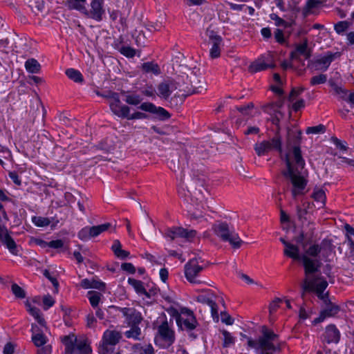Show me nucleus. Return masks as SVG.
Masks as SVG:
<instances>
[{
	"label": "nucleus",
	"mask_w": 354,
	"mask_h": 354,
	"mask_svg": "<svg viewBox=\"0 0 354 354\" xmlns=\"http://www.w3.org/2000/svg\"><path fill=\"white\" fill-rule=\"evenodd\" d=\"M293 248H286L283 251L285 256L296 261H301L302 254H299V249L297 245L292 244Z\"/></svg>",
	"instance_id": "72a5a7b5"
},
{
	"label": "nucleus",
	"mask_w": 354,
	"mask_h": 354,
	"mask_svg": "<svg viewBox=\"0 0 354 354\" xmlns=\"http://www.w3.org/2000/svg\"><path fill=\"white\" fill-rule=\"evenodd\" d=\"M158 334L160 340L162 342L163 348H169L175 342V332L169 326L168 321L165 319L160 325L158 326Z\"/></svg>",
	"instance_id": "6e6552de"
},
{
	"label": "nucleus",
	"mask_w": 354,
	"mask_h": 354,
	"mask_svg": "<svg viewBox=\"0 0 354 354\" xmlns=\"http://www.w3.org/2000/svg\"><path fill=\"white\" fill-rule=\"evenodd\" d=\"M312 197L317 203H319L322 207L325 205L326 194L324 190L318 189L314 191Z\"/></svg>",
	"instance_id": "de8ad7c7"
},
{
	"label": "nucleus",
	"mask_w": 354,
	"mask_h": 354,
	"mask_svg": "<svg viewBox=\"0 0 354 354\" xmlns=\"http://www.w3.org/2000/svg\"><path fill=\"white\" fill-rule=\"evenodd\" d=\"M208 266V263L201 257H194L189 260L185 265V275L188 281L192 283H201V281L197 279L199 273Z\"/></svg>",
	"instance_id": "39448f33"
},
{
	"label": "nucleus",
	"mask_w": 354,
	"mask_h": 354,
	"mask_svg": "<svg viewBox=\"0 0 354 354\" xmlns=\"http://www.w3.org/2000/svg\"><path fill=\"white\" fill-rule=\"evenodd\" d=\"M30 313V314L34 317V318L37 321V322L41 326H46V321L44 318L42 317L41 314V311L39 308L36 307H31L29 306V308L28 310Z\"/></svg>",
	"instance_id": "79ce46f5"
},
{
	"label": "nucleus",
	"mask_w": 354,
	"mask_h": 354,
	"mask_svg": "<svg viewBox=\"0 0 354 354\" xmlns=\"http://www.w3.org/2000/svg\"><path fill=\"white\" fill-rule=\"evenodd\" d=\"M341 53L339 52L333 53L331 51H327L326 55L315 61L316 69L322 70L326 71L331 62L336 58L339 57Z\"/></svg>",
	"instance_id": "2eb2a0df"
},
{
	"label": "nucleus",
	"mask_w": 354,
	"mask_h": 354,
	"mask_svg": "<svg viewBox=\"0 0 354 354\" xmlns=\"http://www.w3.org/2000/svg\"><path fill=\"white\" fill-rule=\"evenodd\" d=\"M301 132L288 129L287 136V145L292 142L295 145L292 152L286 153L283 160L286 165L287 170L283 171V175L288 178L292 185V195L296 198L299 195L304 194V189L307 185V180L300 174L305 165V161L301 156V151L299 146L301 140Z\"/></svg>",
	"instance_id": "f257e3e1"
},
{
	"label": "nucleus",
	"mask_w": 354,
	"mask_h": 354,
	"mask_svg": "<svg viewBox=\"0 0 354 354\" xmlns=\"http://www.w3.org/2000/svg\"><path fill=\"white\" fill-rule=\"evenodd\" d=\"M304 91L303 88H292L290 93L288 96V100L290 101H293L297 96H299Z\"/></svg>",
	"instance_id": "774afa93"
},
{
	"label": "nucleus",
	"mask_w": 354,
	"mask_h": 354,
	"mask_svg": "<svg viewBox=\"0 0 354 354\" xmlns=\"http://www.w3.org/2000/svg\"><path fill=\"white\" fill-rule=\"evenodd\" d=\"M48 247L54 249H63L66 250L68 247H66L64 242L62 239L53 240L48 242Z\"/></svg>",
	"instance_id": "13d9d810"
},
{
	"label": "nucleus",
	"mask_w": 354,
	"mask_h": 354,
	"mask_svg": "<svg viewBox=\"0 0 354 354\" xmlns=\"http://www.w3.org/2000/svg\"><path fill=\"white\" fill-rule=\"evenodd\" d=\"M340 332L334 324H330L325 328L322 335V341L327 344H337L340 339Z\"/></svg>",
	"instance_id": "a211bd4d"
},
{
	"label": "nucleus",
	"mask_w": 354,
	"mask_h": 354,
	"mask_svg": "<svg viewBox=\"0 0 354 354\" xmlns=\"http://www.w3.org/2000/svg\"><path fill=\"white\" fill-rule=\"evenodd\" d=\"M25 68L30 73H38L41 70V65L37 59L30 58L26 61Z\"/></svg>",
	"instance_id": "473e14b6"
},
{
	"label": "nucleus",
	"mask_w": 354,
	"mask_h": 354,
	"mask_svg": "<svg viewBox=\"0 0 354 354\" xmlns=\"http://www.w3.org/2000/svg\"><path fill=\"white\" fill-rule=\"evenodd\" d=\"M142 101V98L140 95L136 94L126 95L125 102L131 105H138Z\"/></svg>",
	"instance_id": "6e6d98bb"
},
{
	"label": "nucleus",
	"mask_w": 354,
	"mask_h": 354,
	"mask_svg": "<svg viewBox=\"0 0 354 354\" xmlns=\"http://www.w3.org/2000/svg\"><path fill=\"white\" fill-rule=\"evenodd\" d=\"M272 20L274 21L275 25L277 26H284L287 28L289 26L287 21L279 17L277 14L272 13L270 15Z\"/></svg>",
	"instance_id": "680f3d73"
},
{
	"label": "nucleus",
	"mask_w": 354,
	"mask_h": 354,
	"mask_svg": "<svg viewBox=\"0 0 354 354\" xmlns=\"http://www.w3.org/2000/svg\"><path fill=\"white\" fill-rule=\"evenodd\" d=\"M133 350L136 354H154V348L150 344L145 346L136 344L133 345Z\"/></svg>",
	"instance_id": "e433bc0d"
},
{
	"label": "nucleus",
	"mask_w": 354,
	"mask_h": 354,
	"mask_svg": "<svg viewBox=\"0 0 354 354\" xmlns=\"http://www.w3.org/2000/svg\"><path fill=\"white\" fill-rule=\"evenodd\" d=\"M212 46L209 51L210 57L213 59L220 57L221 46H223V39H219L217 41H212Z\"/></svg>",
	"instance_id": "ea45409f"
},
{
	"label": "nucleus",
	"mask_w": 354,
	"mask_h": 354,
	"mask_svg": "<svg viewBox=\"0 0 354 354\" xmlns=\"http://www.w3.org/2000/svg\"><path fill=\"white\" fill-rule=\"evenodd\" d=\"M173 83L174 87H176V90L179 92L178 95L183 97L181 101L187 96L194 94V90L190 86L189 81L186 79V75L178 77L173 81Z\"/></svg>",
	"instance_id": "4468645a"
},
{
	"label": "nucleus",
	"mask_w": 354,
	"mask_h": 354,
	"mask_svg": "<svg viewBox=\"0 0 354 354\" xmlns=\"http://www.w3.org/2000/svg\"><path fill=\"white\" fill-rule=\"evenodd\" d=\"M322 301L324 304V307H323L322 310L320 311L319 317L313 321L314 324L322 322L327 317H335L340 311V307L331 302L329 297L328 298V301L322 300Z\"/></svg>",
	"instance_id": "9d476101"
},
{
	"label": "nucleus",
	"mask_w": 354,
	"mask_h": 354,
	"mask_svg": "<svg viewBox=\"0 0 354 354\" xmlns=\"http://www.w3.org/2000/svg\"><path fill=\"white\" fill-rule=\"evenodd\" d=\"M103 5L104 0H91L90 9L87 10L86 8H85V11H83L82 14L88 18H91L97 21H101L105 14V10Z\"/></svg>",
	"instance_id": "1a4fd4ad"
},
{
	"label": "nucleus",
	"mask_w": 354,
	"mask_h": 354,
	"mask_svg": "<svg viewBox=\"0 0 354 354\" xmlns=\"http://www.w3.org/2000/svg\"><path fill=\"white\" fill-rule=\"evenodd\" d=\"M78 238L82 241H87L92 238L90 227H83L77 234Z\"/></svg>",
	"instance_id": "5fc2aeb1"
},
{
	"label": "nucleus",
	"mask_w": 354,
	"mask_h": 354,
	"mask_svg": "<svg viewBox=\"0 0 354 354\" xmlns=\"http://www.w3.org/2000/svg\"><path fill=\"white\" fill-rule=\"evenodd\" d=\"M322 3V0H308L303 9V13L305 16L308 15L312 9L318 7Z\"/></svg>",
	"instance_id": "a18cd8bd"
},
{
	"label": "nucleus",
	"mask_w": 354,
	"mask_h": 354,
	"mask_svg": "<svg viewBox=\"0 0 354 354\" xmlns=\"http://www.w3.org/2000/svg\"><path fill=\"white\" fill-rule=\"evenodd\" d=\"M338 158L339 159V161L337 162V165L352 169H354V159L342 156H338Z\"/></svg>",
	"instance_id": "8fccbe9b"
},
{
	"label": "nucleus",
	"mask_w": 354,
	"mask_h": 354,
	"mask_svg": "<svg viewBox=\"0 0 354 354\" xmlns=\"http://www.w3.org/2000/svg\"><path fill=\"white\" fill-rule=\"evenodd\" d=\"M282 142L278 128L275 136L270 140H263L254 145V149L259 156H266L268 152L274 150L282 154Z\"/></svg>",
	"instance_id": "423d86ee"
},
{
	"label": "nucleus",
	"mask_w": 354,
	"mask_h": 354,
	"mask_svg": "<svg viewBox=\"0 0 354 354\" xmlns=\"http://www.w3.org/2000/svg\"><path fill=\"white\" fill-rule=\"evenodd\" d=\"M118 50L122 55L129 58H132L136 55V50L128 46L118 47Z\"/></svg>",
	"instance_id": "09e8293b"
},
{
	"label": "nucleus",
	"mask_w": 354,
	"mask_h": 354,
	"mask_svg": "<svg viewBox=\"0 0 354 354\" xmlns=\"http://www.w3.org/2000/svg\"><path fill=\"white\" fill-rule=\"evenodd\" d=\"M121 268L124 271L129 274H134L136 272V268L131 263H123L121 265Z\"/></svg>",
	"instance_id": "338daca9"
},
{
	"label": "nucleus",
	"mask_w": 354,
	"mask_h": 354,
	"mask_svg": "<svg viewBox=\"0 0 354 354\" xmlns=\"http://www.w3.org/2000/svg\"><path fill=\"white\" fill-rule=\"evenodd\" d=\"M77 337L74 335L64 336L62 341L65 346V354H73L76 351Z\"/></svg>",
	"instance_id": "cd10ccee"
},
{
	"label": "nucleus",
	"mask_w": 354,
	"mask_h": 354,
	"mask_svg": "<svg viewBox=\"0 0 354 354\" xmlns=\"http://www.w3.org/2000/svg\"><path fill=\"white\" fill-rule=\"evenodd\" d=\"M165 234L166 237L169 238L171 241L179 237L190 241L196 236V231L194 230H189L181 227H174L167 229Z\"/></svg>",
	"instance_id": "9b49d317"
},
{
	"label": "nucleus",
	"mask_w": 354,
	"mask_h": 354,
	"mask_svg": "<svg viewBox=\"0 0 354 354\" xmlns=\"http://www.w3.org/2000/svg\"><path fill=\"white\" fill-rule=\"evenodd\" d=\"M128 283L131 285L135 291L141 295H145L147 298H150L149 293L146 290L144 283L140 280L135 279L133 278L128 279Z\"/></svg>",
	"instance_id": "c85d7f7f"
},
{
	"label": "nucleus",
	"mask_w": 354,
	"mask_h": 354,
	"mask_svg": "<svg viewBox=\"0 0 354 354\" xmlns=\"http://www.w3.org/2000/svg\"><path fill=\"white\" fill-rule=\"evenodd\" d=\"M31 331L32 333V341L35 346L39 347L46 343L47 337L43 333L39 332V328L36 324H32Z\"/></svg>",
	"instance_id": "bb28decb"
},
{
	"label": "nucleus",
	"mask_w": 354,
	"mask_h": 354,
	"mask_svg": "<svg viewBox=\"0 0 354 354\" xmlns=\"http://www.w3.org/2000/svg\"><path fill=\"white\" fill-rule=\"evenodd\" d=\"M223 335V346L224 348L229 347L230 345L234 344V337L228 331L223 330L222 331Z\"/></svg>",
	"instance_id": "603ef678"
},
{
	"label": "nucleus",
	"mask_w": 354,
	"mask_h": 354,
	"mask_svg": "<svg viewBox=\"0 0 354 354\" xmlns=\"http://www.w3.org/2000/svg\"><path fill=\"white\" fill-rule=\"evenodd\" d=\"M0 241L6 245L10 253L17 255V244L9 234L8 230L0 224Z\"/></svg>",
	"instance_id": "f3484780"
},
{
	"label": "nucleus",
	"mask_w": 354,
	"mask_h": 354,
	"mask_svg": "<svg viewBox=\"0 0 354 354\" xmlns=\"http://www.w3.org/2000/svg\"><path fill=\"white\" fill-rule=\"evenodd\" d=\"M308 40L305 37L302 44H296L295 50L290 53V59L299 60L300 55H304L306 59H308L311 57V50L308 49Z\"/></svg>",
	"instance_id": "dca6fc26"
},
{
	"label": "nucleus",
	"mask_w": 354,
	"mask_h": 354,
	"mask_svg": "<svg viewBox=\"0 0 354 354\" xmlns=\"http://www.w3.org/2000/svg\"><path fill=\"white\" fill-rule=\"evenodd\" d=\"M191 183L189 186L186 185L187 191L185 190L184 187L182 186L178 188V192L180 196L185 198V200L189 202V201L191 202L194 201V198H196V200H198L199 198L198 197V193L197 189L195 188V189H193V185Z\"/></svg>",
	"instance_id": "a878e982"
},
{
	"label": "nucleus",
	"mask_w": 354,
	"mask_h": 354,
	"mask_svg": "<svg viewBox=\"0 0 354 354\" xmlns=\"http://www.w3.org/2000/svg\"><path fill=\"white\" fill-rule=\"evenodd\" d=\"M177 326L181 330L192 331L198 326V321L194 314V312L187 308H181V315L177 320Z\"/></svg>",
	"instance_id": "0eeeda50"
},
{
	"label": "nucleus",
	"mask_w": 354,
	"mask_h": 354,
	"mask_svg": "<svg viewBox=\"0 0 354 354\" xmlns=\"http://www.w3.org/2000/svg\"><path fill=\"white\" fill-rule=\"evenodd\" d=\"M186 79L189 81V84L194 88V94L200 93L203 91L206 90L203 77L198 75L194 72H192L189 75H186Z\"/></svg>",
	"instance_id": "412c9836"
},
{
	"label": "nucleus",
	"mask_w": 354,
	"mask_h": 354,
	"mask_svg": "<svg viewBox=\"0 0 354 354\" xmlns=\"http://www.w3.org/2000/svg\"><path fill=\"white\" fill-rule=\"evenodd\" d=\"M176 90V87H174L173 81L169 83L161 82L158 86V95L165 100H167L171 92Z\"/></svg>",
	"instance_id": "393cba45"
},
{
	"label": "nucleus",
	"mask_w": 354,
	"mask_h": 354,
	"mask_svg": "<svg viewBox=\"0 0 354 354\" xmlns=\"http://www.w3.org/2000/svg\"><path fill=\"white\" fill-rule=\"evenodd\" d=\"M275 65L272 62V57L269 55L261 56L260 58L253 62L248 67V71L251 73L266 71L270 68H274Z\"/></svg>",
	"instance_id": "ddd939ff"
},
{
	"label": "nucleus",
	"mask_w": 354,
	"mask_h": 354,
	"mask_svg": "<svg viewBox=\"0 0 354 354\" xmlns=\"http://www.w3.org/2000/svg\"><path fill=\"white\" fill-rule=\"evenodd\" d=\"M117 116L129 120L145 119L148 117L146 113L139 111L130 114V108L127 105H123L122 107H121Z\"/></svg>",
	"instance_id": "4be33fe9"
},
{
	"label": "nucleus",
	"mask_w": 354,
	"mask_h": 354,
	"mask_svg": "<svg viewBox=\"0 0 354 354\" xmlns=\"http://www.w3.org/2000/svg\"><path fill=\"white\" fill-rule=\"evenodd\" d=\"M212 230L222 241L229 242L234 249L241 248L243 243L239 234L226 222H216L212 225Z\"/></svg>",
	"instance_id": "20e7f679"
},
{
	"label": "nucleus",
	"mask_w": 354,
	"mask_h": 354,
	"mask_svg": "<svg viewBox=\"0 0 354 354\" xmlns=\"http://www.w3.org/2000/svg\"><path fill=\"white\" fill-rule=\"evenodd\" d=\"M330 86H331L333 90L334 91L335 95H338L341 100H344V101L346 100L347 97L348 95V93L347 90H346L344 88H343L340 86H338L335 83H331Z\"/></svg>",
	"instance_id": "37998d69"
},
{
	"label": "nucleus",
	"mask_w": 354,
	"mask_h": 354,
	"mask_svg": "<svg viewBox=\"0 0 354 354\" xmlns=\"http://www.w3.org/2000/svg\"><path fill=\"white\" fill-rule=\"evenodd\" d=\"M32 222L37 227H46L50 223L48 218L36 216L32 218Z\"/></svg>",
	"instance_id": "3c124183"
},
{
	"label": "nucleus",
	"mask_w": 354,
	"mask_h": 354,
	"mask_svg": "<svg viewBox=\"0 0 354 354\" xmlns=\"http://www.w3.org/2000/svg\"><path fill=\"white\" fill-rule=\"evenodd\" d=\"M327 80V75L325 74H320L319 75L313 76L310 79V84L312 86L324 84Z\"/></svg>",
	"instance_id": "bf43d9fd"
},
{
	"label": "nucleus",
	"mask_w": 354,
	"mask_h": 354,
	"mask_svg": "<svg viewBox=\"0 0 354 354\" xmlns=\"http://www.w3.org/2000/svg\"><path fill=\"white\" fill-rule=\"evenodd\" d=\"M326 131V127L323 124H319L317 126L309 127L306 129V133H323Z\"/></svg>",
	"instance_id": "052dcab7"
},
{
	"label": "nucleus",
	"mask_w": 354,
	"mask_h": 354,
	"mask_svg": "<svg viewBox=\"0 0 354 354\" xmlns=\"http://www.w3.org/2000/svg\"><path fill=\"white\" fill-rule=\"evenodd\" d=\"M328 286V282L325 279H322L320 282L317 283L315 286V291L319 299L321 300L328 301L329 295L328 292L324 293V290Z\"/></svg>",
	"instance_id": "c756f323"
},
{
	"label": "nucleus",
	"mask_w": 354,
	"mask_h": 354,
	"mask_svg": "<svg viewBox=\"0 0 354 354\" xmlns=\"http://www.w3.org/2000/svg\"><path fill=\"white\" fill-rule=\"evenodd\" d=\"M122 333L115 330H106L102 336V341L109 345L116 346L122 339Z\"/></svg>",
	"instance_id": "5701e85b"
},
{
	"label": "nucleus",
	"mask_w": 354,
	"mask_h": 354,
	"mask_svg": "<svg viewBox=\"0 0 354 354\" xmlns=\"http://www.w3.org/2000/svg\"><path fill=\"white\" fill-rule=\"evenodd\" d=\"M141 68L142 70L147 73H153L154 75L160 73L159 66L153 62L143 63Z\"/></svg>",
	"instance_id": "c9c22d12"
},
{
	"label": "nucleus",
	"mask_w": 354,
	"mask_h": 354,
	"mask_svg": "<svg viewBox=\"0 0 354 354\" xmlns=\"http://www.w3.org/2000/svg\"><path fill=\"white\" fill-rule=\"evenodd\" d=\"M131 328L124 333V335L127 338L133 339L135 340H140L141 335V329L139 325L130 326Z\"/></svg>",
	"instance_id": "a19ab883"
},
{
	"label": "nucleus",
	"mask_w": 354,
	"mask_h": 354,
	"mask_svg": "<svg viewBox=\"0 0 354 354\" xmlns=\"http://www.w3.org/2000/svg\"><path fill=\"white\" fill-rule=\"evenodd\" d=\"M260 331L261 335L257 339H253L252 337L242 334V337L247 339L248 346L254 349L258 354L281 353L285 343L280 339L279 335L266 326H262Z\"/></svg>",
	"instance_id": "f03ea898"
},
{
	"label": "nucleus",
	"mask_w": 354,
	"mask_h": 354,
	"mask_svg": "<svg viewBox=\"0 0 354 354\" xmlns=\"http://www.w3.org/2000/svg\"><path fill=\"white\" fill-rule=\"evenodd\" d=\"M140 109L157 115L161 120L168 119L170 115L164 108L157 107L151 102H143L138 107Z\"/></svg>",
	"instance_id": "6ab92c4d"
},
{
	"label": "nucleus",
	"mask_w": 354,
	"mask_h": 354,
	"mask_svg": "<svg viewBox=\"0 0 354 354\" xmlns=\"http://www.w3.org/2000/svg\"><path fill=\"white\" fill-rule=\"evenodd\" d=\"M322 251L319 244H313L302 254L301 261L306 275L314 274L319 271L322 263L318 257Z\"/></svg>",
	"instance_id": "7ed1b4c3"
},
{
	"label": "nucleus",
	"mask_w": 354,
	"mask_h": 354,
	"mask_svg": "<svg viewBox=\"0 0 354 354\" xmlns=\"http://www.w3.org/2000/svg\"><path fill=\"white\" fill-rule=\"evenodd\" d=\"M102 297V294L95 292V291H88V298L90 301L91 305L93 308L97 307L99 302L100 301Z\"/></svg>",
	"instance_id": "c03bdc74"
},
{
	"label": "nucleus",
	"mask_w": 354,
	"mask_h": 354,
	"mask_svg": "<svg viewBox=\"0 0 354 354\" xmlns=\"http://www.w3.org/2000/svg\"><path fill=\"white\" fill-rule=\"evenodd\" d=\"M118 309L125 317L128 326L139 325L143 319L141 313L134 308L118 307Z\"/></svg>",
	"instance_id": "f8f14e48"
},
{
	"label": "nucleus",
	"mask_w": 354,
	"mask_h": 354,
	"mask_svg": "<svg viewBox=\"0 0 354 354\" xmlns=\"http://www.w3.org/2000/svg\"><path fill=\"white\" fill-rule=\"evenodd\" d=\"M115 346L109 345L106 342H102L99 345V354H113L115 353Z\"/></svg>",
	"instance_id": "49530a36"
},
{
	"label": "nucleus",
	"mask_w": 354,
	"mask_h": 354,
	"mask_svg": "<svg viewBox=\"0 0 354 354\" xmlns=\"http://www.w3.org/2000/svg\"><path fill=\"white\" fill-rule=\"evenodd\" d=\"M196 301L208 305L211 308V312L213 317H218V309L217 305L214 300V295H198L196 298Z\"/></svg>",
	"instance_id": "b1692460"
},
{
	"label": "nucleus",
	"mask_w": 354,
	"mask_h": 354,
	"mask_svg": "<svg viewBox=\"0 0 354 354\" xmlns=\"http://www.w3.org/2000/svg\"><path fill=\"white\" fill-rule=\"evenodd\" d=\"M86 0H67V6L71 10H76L80 12L85 11Z\"/></svg>",
	"instance_id": "f704fd0d"
},
{
	"label": "nucleus",
	"mask_w": 354,
	"mask_h": 354,
	"mask_svg": "<svg viewBox=\"0 0 354 354\" xmlns=\"http://www.w3.org/2000/svg\"><path fill=\"white\" fill-rule=\"evenodd\" d=\"M102 97L106 99L111 100V102H109L110 109L111 111L115 115H117L120 111V109L124 105L122 104L120 100L119 94L116 92H113L111 91H106L104 93H103Z\"/></svg>",
	"instance_id": "aec40b11"
},
{
	"label": "nucleus",
	"mask_w": 354,
	"mask_h": 354,
	"mask_svg": "<svg viewBox=\"0 0 354 354\" xmlns=\"http://www.w3.org/2000/svg\"><path fill=\"white\" fill-rule=\"evenodd\" d=\"M11 290L13 295L19 299H24L26 297V292L17 283H13L11 286Z\"/></svg>",
	"instance_id": "864d4df0"
},
{
	"label": "nucleus",
	"mask_w": 354,
	"mask_h": 354,
	"mask_svg": "<svg viewBox=\"0 0 354 354\" xmlns=\"http://www.w3.org/2000/svg\"><path fill=\"white\" fill-rule=\"evenodd\" d=\"M76 350L80 354H91L92 353L91 347L87 339H80L77 340Z\"/></svg>",
	"instance_id": "2f4dec72"
},
{
	"label": "nucleus",
	"mask_w": 354,
	"mask_h": 354,
	"mask_svg": "<svg viewBox=\"0 0 354 354\" xmlns=\"http://www.w3.org/2000/svg\"><path fill=\"white\" fill-rule=\"evenodd\" d=\"M166 311L171 317V318L176 319V322L177 323V320L180 319L181 315V309L180 310V311H178L174 307L170 306L166 309Z\"/></svg>",
	"instance_id": "e2e57ef3"
},
{
	"label": "nucleus",
	"mask_w": 354,
	"mask_h": 354,
	"mask_svg": "<svg viewBox=\"0 0 354 354\" xmlns=\"http://www.w3.org/2000/svg\"><path fill=\"white\" fill-rule=\"evenodd\" d=\"M348 26L349 24L347 21H342L335 24L334 29L337 34L340 35L344 32L348 28Z\"/></svg>",
	"instance_id": "4d7b16f0"
},
{
	"label": "nucleus",
	"mask_w": 354,
	"mask_h": 354,
	"mask_svg": "<svg viewBox=\"0 0 354 354\" xmlns=\"http://www.w3.org/2000/svg\"><path fill=\"white\" fill-rule=\"evenodd\" d=\"M66 75L70 80L75 83H82L84 82V77L78 70L68 68L66 71Z\"/></svg>",
	"instance_id": "4c0bfd02"
},
{
	"label": "nucleus",
	"mask_w": 354,
	"mask_h": 354,
	"mask_svg": "<svg viewBox=\"0 0 354 354\" xmlns=\"http://www.w3.org/2000/svg\"><path fill=\"white\" fill-rule=\"evenodd\" d=\"M86 326L90 328H94L97 323V320L95 318V317L92 313H89L86 316Z\"/></svg>",
	"instance_id": "69168bd1"
},
{
	"label": "nucleus",
	"mask_w": 354,
	"mask_h": 354,
	"mask_svg": "<svg viewBox=\"0 0 354 354\" xmlns=\"http://www.w3.org/2000/svg\"><path fill=\"white\" fill-rule=\"evenodd\" d=\"M44 309L48 310L55 304V300L50 295H46L43 298Z\"/></svg>",
	"instance_id": "0e129e2a"
},
{
	"label": "nucleus",
	"mask_w": 354,
	"mask_h": 354,
	"mask_svg": "<svg viewBox=\"0 0 354 354\" xmlns=\"http://www.w3.org/2000/svg\"><path fill=\"white\" fill-rule=\"evenodd\" d=\"M111 226V224L110 223H105L101 225L90 227L92 238L96 237L102 232L107 231Z\"/></svg>",
	"instance_id": "58836bf2"
},
{
	"label": "nucleus",
	"mask_w": 354,
	"mask_h": 354,
	"mask_svg": "<svg viewBox=\"0 0 354 354\" xmlns=\"http://www.w3.org/2000/svg\"><path fill=\"white\" fill-rule=\"evenodd\" d=\"M283 104V100H279L277 102L269 103V104L265 105L263 107V110L264 112L269 113V114H272V112L274 113H277V114H280L281 116L282 117L283 115L282 113H281L279 111V109L282 107Z\"/></svg>",
	"instance_id": "7c9ffc66"
}]
</instances>
